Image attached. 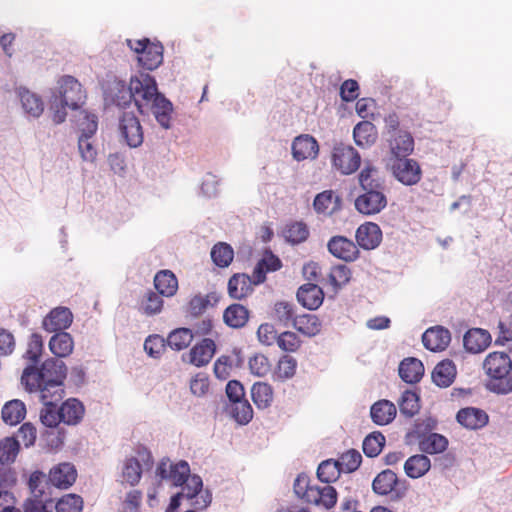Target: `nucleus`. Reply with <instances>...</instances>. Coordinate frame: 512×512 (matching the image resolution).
<instances>
[{
    "mask_svg": "<svg viewBox=\"0 0 512 512\" xmlns=\"http://www.w3.org/2000/svg\"><path fill=\"white\" fill-rule=\"evenodd\" d=\"M129 84L139 112L144 113L145 109H151L157 122L168 129L173 110L172 104L158 92L155 78L147 73H139L130 78Z\"/></svg>",
    "mask_w": 512,
    "mask_h": 512,
    "instance_id": "obj_1",
    "label": "nucleus"
},
{
    "mask_svg": "<svg viewBox=\"0 0 512 512\" xmlns=\"http://www.w3.org/2000/svg\"><path fill=\"white\" fill-rule=\"evenodd\" d=\"M358 183L361 193L354 201L358 213L372 216L387 207L386 181L375 166L366 164L358 175Z\"/></svg>",
    "mask_w": 512,
    "mask_h": 512,
    "instance_id": "obj_2",
    "label": "nucleus"
},
{
    "mask_svg": "<svg viewBox=\"0 0 512 512\" xmlns=\"http://www.w3.org/2000/svg\"><path fill=\"white\" fill-rule=\"evenodd\" d=\"M483 370L488 376L486 388L498 395L512 393V364L505 352H490L484 359Z\"/></svg>",
    "mask_w": 512,
    "mask_h": 512,
    "instance_id": "obj_3",
    "label": "nucleus"
},
{
    "mask_svg": "<svg viewBox=\"0 0 512 512\" xmlns=\"http://www.w3.org/2000/svg\"><path fill=\"white\" fill-rule=\"evenodd\" d=\"M128 47L137 54L139 66L152 71L163 62L164 48L160 42H151L148 38L140 40H126Z\"/></svg>",
    "mask_w": 512,
    "mask_h": 512,
    "instance_id": "obj_4",
    "label": "nucleus"
},
{
    "mask_svg": "<svg viewBox=\"0 0 512 512\" xmlns=\"http://www.w3.org/2000/svg\"><path fill=\"white\" fill-rule=\"evenodd\" d=\"M373 491L381 496L391 495V499L399 501L408 492L406 480H399L397 474L390 469L380 472L372 482Z\"/></svg>",
    "mask_w": 512,
    "mask_h": 512,
    "instance_id": "obj_5",
    "label": "nucleus"
},
{
    "mask_svg": "<svg viewBox=\"0 0 512 512\" xmlns=\"http://www.w3.org/2000/svg\"><path fill=\"white\" fill-rule=\"evenodd\" d=\"M57 90L61 104L72 110L83 106L86 100V91L82 84L71 75H64L57 81Z\"/></svg>",
    "mask_w": 512,
    "mask_h": 512,
    "instance_id": "obj_6",
    "label": "nucleus"
},
{
    "mask_svg": "<svg viewBox=\"0 0 512 512\" xmlns=\"http://www.w3.org/2000/svg\"><path fill=\"white\" fill-rule=\"evenodd\" d=\"M391 171L395 179L405 186L416 185L422 179L420 164L415 159L408 158V156L394 158Z\"/></svg>",
    "mask_w": 512,
    "mask_h": 512,
    "instance_id": "obj_7",
    "label": "nucleus"
},
{
    "mask_svg": "<svg viewBox=\"0 0 512 512\" xmlns=\"http://www.w3.org/2000/svg\"><path fill=\"white\" fill-rule=\"evenodd\" d=\"M181 495L189 501V505L195 509L203 510L211 503L212 496L209 491H203L201 477L192 475L183 482Z\"/></svg>",
    "mask_w": 512,
    "mask_h": 512,
    "instance_id": "obj_8",
    "label": "nucleus"
},
{
    "mask_svg": "<svg viewBox=\"0 0 512 512\" xmlns=\"http://www.w3.org/2000/svg\"><path fill=\"white\" fill-rule=\"evenodd\" d=\"M361 163L359 153L352 147L339 144L332 153L333 166L344 175H350L358 170Z\"/></svg>",
    "mask_w": 512,
    "mask_h": 512,
    "instance_id": "obj_9",
    "label": "nucleus"
},
{
    "mask_svg": "<svg viewBox=\"0 0 512 512\" xmlns=\"http://www.w3.org/2000/svg\"><path fill=\"white\" fill-rule=\"evenodd\" d=\"M119 130L129 147L137 148L143 143L142 126L139 119L133 113H123L120 118Z\"/></svg>",
    "mask_w": 512,
    "mask_h": 512,
    "instance_id": "obj_10",
    "label": "nucleus"
},
{
    "mask_svg": "<svg viewBox=\"0 0 512 512\" xmlns=\"http://www.w3.org/2000/svg\"><path fill=\"white\" fill-rule=\"evenodd\" d=\"M329 252L336 258L346 262H352L358 259L359 249L358 245L352 240L344 236H333L327 244Z\"/></svg>",
    "mask_w": 512,
    "mask_h": 512,
    "instance_id": "obj_11",
    "label": "nucleus"
},
{
    "mask_svg": "<svg viewBox=\"0 0 512 512\" xmlns=\"http://www.w3.org/2000/svg\"><path fill=\"white\" fill-rule=\"evenodd\" d=\"M313 207L319 215L332 216L342 209V198L334 190H325L315 196Z\"/></svg>",
    "mask_w": 512,
    "mask_h": 512,
    "instance_id": "obj_12",
    "label": "nucleus"
},
{
    "mask_svg": "<svg viewBox=\"0 0 512 512\" xmlns=\"http://www.w3.org/2000/svg\"><path fill=\"white\" fill-rule=\"evenodd\" d=\"M355 238L359 247L364 250H373L382 241V231L378 224L365 222L357 228Z\"/></svg>",
    "mask_w": 512,
    "mask_h": 512,
    "instance_id": "obj_13",
    "label": "nucleus"
},
{
    "mask_svg": "<svg viewBox=\"0 0 512 512\" xmlns=\"http://www.w3.org/2000/svg\"><path fill=\"white\" fill-rule=\"evenodd\" d=\"M157 475L161 479L170 480L174 486L182 485L186 479L191 477L190 467L186 461H180L176 464H169L162 461L156 470Z\"/></svg>",
    "mask_w": 512,
    "mask_h": 512,
    "instance_id": "obj_14",
    "label": "nucleus"
},
{
    "mask_svg": "<svg viewBox=\"0 0 512 512\" xmlns=\"http://www.w3.org/2000/svg\"><path fill=\"white\" fill-rule=\"evenodd\" d=\"M450 341V331L442 326L431 327L422 335L424 347L432 352L445 350Z\"/></svg>",
    "mask_w": 512,
    "mask_h": 512,
    "instance_id": "obj_15",
    "label": "nucleus"
},
{
    "mask_svg": "<svg viewBox=\"0 0 512 512\" xmlns=\"http://www.w3.org/2000/svg\"><path fill=\"white\" fill-rule=\"evenodd\" d=\"M73 321L71 311L66 307H57L50 311V313L43 320V328L47 332H65Z\"/></svg>",
    "mask_w": 512,
    "mask_h": 512,
    "instance_id": "obj_16",
    "label": "nucleus"
},
{
    "mask_svg": "<svg viewBox=\"0 0 512 512\" xmlns=\"http://www.w3.org/2000/svg\"><path fill=\"white\" fill-rule=\"evenodd\" d=\"M456 420L467 429L477 430L488 424L489 416L480 408L466 407L457 412Z\"/></svg>",
    "mask_w": 512,
    "mask_h": 512,
    "instance_id": "obj_17",
    "label": "nucleus"
},
{
    "mask_svg": "<svg viewBox=\"0 0 512 512\" xmlns=\"http://www.w3.org/2000/svg\"><path fill=\"white\" fill-rule=\"evenodd\" d=\"M319 152L316 139L308 134L297 136L292 143V155L297 161L314 159Z\"/></svg>",
    "mask_w": 512,
    "mask_h": 512,
    "instance_id": "obj_18",
    "label": "nucleus"
},
{
    "mask_svg": "<svg viewBox=\"0 0 512 512\" xmlns=\"http://www.w3.org/2000/svg\"><path fill=\"white\" fill-rule=\"evenodd\" d=\"M255 283V278H252L245 273H236L232 275L228 281V294L231 298L241 300L253 291V286L258 285Z\"/></svg>",
    "mask_w": 512,
    "mask_h": 512,
    "instance_id": "obj_19",
    "label": "nucleus"
},
{
    "mask_svg": "<svg viewBox=\"0 0 512 512\" xmlns=\"http://www.w3.org/2000/svg\"><path fill=\"white\" fill-rule=\"evenodd\" d=\"M387 141L394 158L407 157L414 151V138L406 130L388 136Z\"/></svg>",
    "mask_w": 512,
    "mask_h": 512,
    "instance_id": "obj_20",
    "label": "nucleus"
},
{
    "mask_svg": "<svg viewBox=\"0 0 512 512\" xmlns=\"http://www.w3.org/2000/svg\"><path fill=\"white\" fill-rule=\"evenodd\" d=\"M215 351V342L210 338H204L190 349L188 362L197 367L205 366L211 361Z\"/></svg>",
    "mask_w": 512,
    "mask_h": 512,
    "instance_id": "obj_21",
    "label": "nucleus"
},
{
    "mask_svg": "<svg viewBox=\"0 0 512 512\" xmlns=\"http://www.w3.org/2000/svg\"><path fill=\"white\" fill-rule=\"evenodd\" d=\"M77 478V471L70 463H60L49 472V481L57 488L67 489Z\"/></svg>",
    "mask_w": 512,
    "mask_h": 512,
    "instance_id": "obj_22",
    "label": "nucleus"
},
{
    "mask_svg": "<svg viewBox=\"0 0 512 512\" xmlns=\"http://www.w3.org/2000/svg\"><path fill=\"white\" fill-rule=\"evenodd\" d=\"M297 299L307 309L315 310L323 303L324 292L318 285L307 283L299 287Z\"/></svg>",
    "mask_w": 512,
    "mask_h": 512,
    "instance_id": "obj_23",
    "label": "nucleus"
},
{
    "mask_svg": "<svg viewBox=\"0 0 512 512\" xmlns=\"http://www.w3.org/2000/svg\"><path fill=\"white\" fill-rule=\"evenodd\" d=\"M154 287L163 297H173L178 291V279L176 275L168 269L158 271L154 276Z\"/></svg>",
    "mask_w": 512,
    "mask_h": 512,
    "instance_id": "obj_24",
    "label": "nucleus"
},
{
    "mask_svg": "<svg viewBox=\"0 0 512 512\" xmlns=\"http://www.w3.org/2000/svg\"><path fill=\"white\" fill-rule=\"evenodd\" d=\"M464 347L472 353L484 351L491 343V335L487 330L472 328L464 335Z\"/></svg>",
    "mask_w": 512,
    "mask_h": 512,
    "instance_id": "obj_25",
    "label": "nucleus"
},
{
    "mask_svg": "<svg viewBox=\"0 0 512 512\" xmlns=\"http://www.w3.org/2000/svg\"><path fill=\"white\" fill-rule=\"evenodd\" d=\"M398 372L404 382L418 383L424 375V365L419 359L408 357L400 362Z\"/></svg>",
    "mask_w": 512,
    "mask_h": 512,
    "instance_id": "obj_26",
    "label": "nucleus"
},
{
    "mask_svg": "<svg viewBox=\"0 0 512 512\" xmlns=\"http://www.w3.org/2000/svg\"><path fill=\"white\" fill-rule=\"evenodd\" d=\"M457 369L452 360L445 359L439 362L432 371L433 382L441 388H447L454 382Z\"/></svg>",
    "mask_w": 512,
    "mask_h": 512,
    "instance_id": "obj_27",
    "label": "nucleus"
},
{
    "mask_svg": "<svg viewBox=\"0 0 512 512\" xmlns=\"http://www.w3.org/2000/svg\"><path fill=\"white\" fill-rule=\"evenodd\" d=\"M66 372L65 364L56 359H48L40 367L43 383H64Z\"/></svg>",
    "mask_w": 512,
    "mask_h": 512,
    "instance_id": "obj_28",
    "label": "nucleus"
},
{
    "mask_svg": "<svg viewBox=\"0 0 512 512\" xmlns=\"http://www.w3.org/2000/svg\"><path fill=\"white\" fill-rule=\"evenodd\" d=\"M396 406L389 400H379L370 409L372 421L377 425H387L396 417Z\"/></svg>",
    "mask_w": 512,
    "mask_h": 512,
    "instance_id": "obj_29",
    "label": "nucleus"
},
{
    "mask_svg": "<svg viewBox=\"0 0 512 512\" xmlns=\"http://www.w3.org/2000/svg\"><path fill=\"white\" fill-rule=\"evenodd\" d=\"M431 468L429 457L424 454L410 456L404 463V471L411 479H418L427 474Z\"/></svg>",
    "mask_w": 512,
    "mask_h": 512,
    "instance_id": "obj_30",
    "label": "nucleus"
},
{
    "mask_svg": "<svg viewBox=\"0 0 512 512\" xmlns=\"http://www.w3.org/2000/svg\"><path fill=\"white\" fill-rule=\"evenodd\" d=\"M223 320L231 328H243L249 320V310L241 304H231L224 310Z\"/></svg>",
    "mask_w": 512,
    "mask_h": 512,
    "instance_id": "obj_31",
    "label": "nucleus"
},
{
    "mask_svg": "<svg viewBox=\"0 0 512 512\" xmlns=\"http://www.w3.org/2000/svg\"><path fill=\"white\" fill-rule=\"evenodd\" d=\"M62 422L67 425H77L81 422L85 414V408L82 402L75 398H69L60 406Z\"/></svg>",
    "mask_w": 512,
    "mask_h": 512,
    "instance_id": "obj_32",
    "label": "nucleus"
},
{
    "mask_svg": "<svg viewBox=\"0 0 512 512\" xmlns=\"http://www.w3.org/2000/svg\"><path fill=\"white\" fill-rule=\"evenodd\" d=\"M281 266V260L271 251H266L253 270L255 283H263L266 280L267 272L277 271Z\"/></svg>",
    "mask_w": 512,
    "mask_h": 512,
    "instance_id": "obj_33",
    "label": "nucleus"
},
{
    "mask_svg": "<svg viewBox=\"0 0 512 512\" xmlns=\"http://www.w3.org/2000/svg\"><path fill=\"white\" fill-rule=\"evenodd\" d=\"M218 301L219 297L215 292L206 295L196 294L189 300L186 312L192 317H199L205 313L209 306L216 304Z\"/></svg>",
    "mask_w": 512,
    "mask_h": 512,
    "instance_id": "obj_34",
    "label": "nucleus"
},
{
    "mask_svg": "<svg viewBox=\"0 0 512 512\" xmlns=\"http://www.w3.org/2000/svg\"><path fill=\"white\" fill-rule=\"evenodd\" d=\"M49 348L57 357H68L73 352V338L68 332H55L50 338Z\"/></svg>",
    "mask_w": 512,
    "mask_h": 512,
    "instance_id": "obj_35",
    "label": "nucleus"
},
{
    "mask_svg": "<svg viewBox=\"0 0 512 512\" xmlns=\"http://www.w3.org/2000/svg\"><path fill=\"white\" fill-rule=\"evenodd\" d=\"M353 138L355 143L362 148L371 146L377 139L375 125L370 121L359 122L353 129Z\"/></svg>",
    "mask_w": 512,
    "mask_h": 512,
    "instance_id": "obj_36",
    "label": "nucleus"
},
{
    "mask_svg": "<svg viewBox=\"0 0 512 512\" xmlns=\"http://www.w3.org/2000/svg\"><path fill=\"white\" fill-rule=\"evenodd\" d=\"M1 416L6 424L17 425L26 416V406L21 400H11L3 406Z\"/></svg>",
    "mask_w": 512,
    "mask_h": 512,
    "instance_id": "obj_37",
    "label": "nucleus"
},
{
    "mask_svg": "<svg viewBox=\"0 0 512 512\" xmlns=\"http://www.w3.org/2000/svg\"><path fill=\"white\" fill-rule=\"evenodd\" d=\"M19 97L26 114L32 117H39L43 113L44 103L37 94L27 89H20Z\"/></svg>",
    "mask_w": 512,
    "mask_h": 512,
    "instance_id": "obj_38",
    "label": "nucleus"
},
{
    "mask_svg": "<svg viewBox=\"0 0 512 512\" xmlns=\"http://www.w3.org/2000/svg\"><path fill=\"white\" fill-rule=\"evenodd\" d=\"M293 327L303 335L312 337L321 331V322L316 315L303 314L296 316Z\"/></svg>",
    "mask_w": 512,
    "mask_h": 512,
    "instance_id": "obj_39",
    "label": "nucleus"
},
{
    "mask_svg": "<svg viewBox=\"0 0 512 512\" xmlns=\"http://www.w3.org/2000/svg\"><path fill=\"white\" fill-rule=\"evenodd\" d=\"M251 397L259 409L268 408L273 402V388L265 382H256L251 388Z\"/></svg>",
    "mask_w": 512,
    "mask_h": 512,
    "instance_id": "obj_40",
    "label": "nucleus"
},
{
    "mask_svg": "<svg viewBox=\"0 0 512 512\" xmlns=\"http://www.w3.org/2000/svg\"><path fill=\"white\" fill-rule=\"evenodd\" d=\"M419 449L423 453L438 454L447 449L448 440L441 434L431 433L419 440Z\"/></svg>",
    "mask_w": 512,
    "mask_h": 512,
    "instance_id": "obj_41",
    "label": "nucleus"
},
{
    "mask_svg": "<svg viewBox=\"0 0 512 512\" xmlns=\"http://www.w3.org/2000/svg\"><path fill=\"white\" fill-rule=\"evenodd\" d=\"M162 297L157 291L148 290L141 299L140 311L147 316L159 314L164 305Z\"/></svg>",
    "mask_w": 512,
    "mask_h": 512,
    "instance_id": "obj_42",
    "label": "nucleus"
},
{
    "mask_svg": "<svg viewBox=\"0 0 512 512\" xmlns=\"http://www.w3.org/2000/svg\"><path fill=\"white\" fill-rule=\"evenodd\" d=\"M21 384L28 392H38L43 384L40 368L38 369L33 363L27 366L23 370Z\"/></svg>",
    "mask_w": 512,
    "mask_h": 512,
    "instance_id": "obj_43",
    "label": "nucleus"
},
{
    "mask_svg": "<svg viewBox=\"0 0 512 512\" xmlns=\"http://www.w3.org/2000/svg\"><path fill=\"white\" fill-rule=\"evenodd\" d=\"M38 392L43 404H58L64 397V383H43Z\"/></svg>",
    "mask_w": 512,
    "mask_h": 512,
    "instance_id": "obj_44",
    "label": "nucleus"
},
{
    "mask_svg": "<svg viewBox=\"0 0 512 512\" xmlns=\"http://www.w3.org/2000/svg\"><path fill=\"white\" fill-rule=\"evenodd\" d=\"M211 258L216 266L225 268L233 261L234 251L229 244L219 242L213 246L211 250Z\"/></svg>",
    "mask_w": 512,
    "mask_h": 512,
    "instance_id": "obj_45",
    "label": "nucleus"
},
{
    "mask_svg": "<svg viewBox=\"0 0 512 512\" xmlns=\"http://www.w3.org/2000/svg\"><path fill=\"white\" fill-rule=\"evenodd\" d=\"M193 341V333L188 328H178L172 331L167 338L168 345L177 351L187 348Z\"/></svg>",
    "mask_w": 512,
    "mask_h": 512,
    "instance_id": "obj_46",
    "label": "nucleus"
},
{
    "mask_svg": "<svg viewBox=\"0 0 512 512\" xmlns=\"http://www.w3.org/2000/svg\"><path fill=\"white\" fill-rule=\"evenodd\" d=\"M283 235L288 242L298 244L308 238L309 229L304 222H292L286 225Z\"/></svg>",
    "mask_w": 512,
    "mask_h": 512,
    "instance_id": "obj_47",
    "label": "nucleus"
},
{
    "mask_svg": "<svg viewBox=\"0 0 512 512\" xmlns=\"http://www.w3.org/2000/svg\"><path fill=\"white\" fill-rule=\"evenodd\" d=\"M19 452V441L14 437L0 440V463L9 464L15 461Z\"/></svg>",
    "mask_w": 512,
    "mask_h": 512,
    "instance_id": "obj_48",
    "label": "nucleus"
},
{
    "mask_svg": "<svg viewBox=\"0 0 512 512\" xmlns=\"http://www.w3.org/2000/svg\"><path fill=\"white\" fill-rule=\"evenodd\" d=\"M398 404L400 413L406 417H413L420 409L418 395L410 390L403 392Z\"/></svg>",
    "mask_w": 512,
    "mask_h": 512,
    "instance_id": "obj_49",
    "label": "nucleus"
},
{
    "mask_svg": "<svg viewBox=\"0 0 512 512\" xmlns=\"http://www.w3.org/2000/svg\"><path fill=\"white\" fill-rule=\"evenodd\" d=\"M385 445V436L381 432H372L363 441V452L368 457L378 456Z\"/></svg>",
    "mask_w": 512,
    "mask_h": 512,
    "instance_id": "obj_50",
    "label": "nucleus"
},
{
    "mask_svg": "<svg viewBox=\"0 0 512 512\" xmlns=\"http://www.w3.org/2000/svg\"><path fill=\"white\" fill-rule=\"evenodd\" d=\"M340 472L341 468L338 461L325 460L318 466L317 477L320 481L328 485L339 477Z\"/></svg>",
    "mask_w": 512,
    "mask_h": 512,
    "instance_id": "obj_51",
    "label": "nucleus"
},
{
    "mask_svg": "<svg viewBox=\"0 0 512 512\" xmlns=\"http://www.w3.org/2000/svg\"><path fill=\"white\" fill-rule=\"evenodd\" d=\"M351 279V271L344 264H338L330 269L328 281L334 289H339L346 285Z\"/></svg>",
    "mask_w": 512,
    "mask_h": 512,
    "instance_id": "obj_52",
    "label": "nucleus"
},
{
    "mask_svg": "<svg viewBox=\"0 0 512 512\" xmlns=\"http://www.w3.org/2000/svg\"><path fill=\"white\" fill-rule=\"evenodd\" d=\"M231 415L239 424H248L253 418L252 406L246 399L234 402L231 407Z\"/></svg>",
    "mask_w": 512,
    "mask_h": 512,
    "instance_id": "obj_53",
    "label": "nucleus"
},
{
    "mask_svg": "<svg viewBox=\"0 0 512 512\" xmlns=\"http://www.w3.org/2000/svg\"><path fill=\"white\" fill-rule=\"evenodd\" d=\"M57 512H81L83 509V499L77 494H66L56 503Z\"/></svg>",
    "mask_w": 512,
    "mask_h": 512,
    "instance_id": "obj_54",
    "label": "nucleus"
},
{
    "mask_svg": "<svg viewBox=\"0 0 512 512\" xmlns=\"http://www.w3.org/2000/svg\"><path fill=\"white\" fill-rule=\"evenodd\" d=\"M190 392L196 397H204L210 390L209 375L205 372L196 373L189 382Z\"/></svg>",
    "mask_w": 512,
    "mask_h": 512,
    "instance_id": "obj_55",
    "label": "nucleus"
},
{
    "mask_svg": "<svg viewBox=\"0 0 512 512\" xmlns=\"http://www.w3.org/2000/svg\"><path fill=\"white\" fill-rule=\"evenodd\" d=\"M296 318L293 305L289 302L280 301L274 305V319L283 326L293 324Z\"/></svg>",
    "mask_w": 512,
    "mask_h": 512,
    "instance_id": "obj_56",
    "label": "nucleus"
},
{
    "mask_svg": "<svg viewBox=\"0 0 512 512\" xmlns=\"http://www.w3.org/2000/svg\"><path fill=\"white\" fill-rule=\"evenodd\" d=\"M40 420L43 425L49 428H55L62 422L60 407L57 404H44L40 412Z\"/></svg>",
    "mask_w": 512,
    "mask_h": 512,
    "instance_id": "obj_57",
    "label": "nucleus"
},
{
    "mask_svg": "<svg viewBox=\"0 0 512 512\" xmlns=\"http://www.w3.org/2000/svg\"><path fill=\"white\" fill-rule=\"evenodd\" d=\"M297 369V361L288 355L282 356L277 364L275 375L279 380H287L292 378Z\"/></svg>",
    "mask_w": 512,
    "mask_h": 512,
    "instance_id": "obj_58",
    "label": "nucleus"
},
{
    "mask_svg": "<svg viewBox=\"0 0 512 512\" xmlns=\"http://www.w3.org/2000/svg\"><path fill=\"white\" fill-rule=\"evenodd\" d=\"M142 474V468L140 462L132 457L125 461L122 477L130 485H136Z\"/></svg>",
    "mask_w": 512,
    "mask_h": 512,
    "instance_id": "obj_59",
    "label": "nucleus"
},
{
    "mask_svg": "<svg viewBox=\"0 0 512 512\" xmlns=\"http://www.w3.org/2000/svg\"><path fill=\"white\" fill-rule=\"evenodd\" d=\"M112 92L113 102L119 107H125L129 105L132 100L134 101V94L131 90L130 84L126 86L123 81L115 83Z\"/></svg>",
    "mask_w": 512,
    "mask_h": 512,
    "instance_id": "obj_60",
    "label": "nucleus"
},
{
    "mask_svg": "<svg viewBox=\"0 0 512 512\" xmlns=\"http://www.w3.org/2000/svg\"><path fill=\"white\" fill-rule=\"evenodd\" d=\"M43 351V340L41 335L37 333L31 334L28 340L27 349L24 358L31 363L36 364Z\"/></svg>",
    "mask_w": 512,
    "mask_h": 512,
    "instance_id": "obj_61",
    "label": "nucleus"
},
{
    "mask_svg": "<svg viewBox=\"0 0 512 512\" xmlns=\"http://www.w3.org/2000/svg\"><path fill=\"white\" fill-rule=\"evenodd\" d=\"M302 341L298 337V335L291 331H284L279 334L277 345L278 347L289 353H293L298 351L301 347Z\"/></svg>",
    "mask_w": 512,
    "mask_h": 512,
    "instance_id": "obj_62",
    "label": "nucleus"
},
{
    "mask_svg": "<svg viewBox=\"0 0 512 512\" xmlns=\"http://www.w3.org/2000/svg\"><path fill=\"white\" fill-rule=\"evenodd\" d=\"M361 461V454L357 450L351 449L341 455L338 463L341 471L353 472L360 466Z\"/></svg>",
    "mask_w": 512,
    "mask_h": 512,
    "instance_id": "obj_63",
    "label": "nucleus"
},
{
    "mask_svg": "<svg viewBox=\"0 0 512 512\" xmlns=\"http://www.w3.org/2000/svg\"><path fill=\"white\" fill-rule=\"evenodd\" d=\"M249 369L252 374L263 377L271 370V364L267 356L264 354H256L249 359Z\"/></svg>",
    "mask_w": 512,
    "mask_h": 512,
    "instance_id": "obj_64",
    "label": "nucleus"
}]
</instances>
